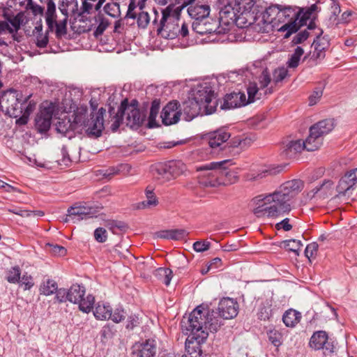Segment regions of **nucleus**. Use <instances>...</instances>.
I'll return each mask as SVG.
<instances>
[{"mask_svg": "<svg viewBox=\"0 0 357 357\" xmlns=\"http://www.w3.org/2000/svg\"><path fill=\"white\" fill-rule=\"evenodd\" d=\"M223 320L218 312L210 311L204 305L197 306L187 318L184 317L181 324L183 332L188 336L185 350L192 352L191 349H199L207 339L208 331L217 332L224 324Z\"/></svg>", "mask_w": 357, "mask_h": 357, "instance_id": "nucleus-1", "label": "nucleus"}, {"mask_svg": "<svg viewBox=\"0 0 357 357\" xmlns=\"http://www.w3.org/2000/svg\"><path fill=\"white\" fill-rule=\"evenodd\" d=\"M304 188L300 179H293L282 183L274 192L264 195L259 201L266 202L268 218H277L288 214L292 210L294 198Z\"/></svg>", "mask_w": 357, "mask_h": 357, "instance_id": "nucleus-2", "label": "nucleus"}, {"mask_svg": "<svg viewBox=\"0 0 357 357\" xmlns=\"http://www.w3.org/2000/svg\"><path fill=\"white\" fill-rule=\"evenodd\" d=\"M301 11L297 6L271 5L262 13V21L273 29L284 32V38H287L298 30L297 21Z\"/></svg>", "mask_w": 357, "mask_h": 357, "instance_id": "nucleus-3", "label": "nucleus"}, {"mask_svg": "<svg viewBox=\"0 0 357 357\" xmlns=\"http://www.w3.org/2000/svg\"><path fill=\"white\" fill-rule=\"evenodd\" d=\"M225 4L220 10V20L227 24L235 23L239 25L250 15L255 0H234V2L224 0Z\"/></svg>", "mask_w": 357, "mask_h": 357, "instance_id": "nucleus-4", "label": "nucleus"}, {"mask_svg": "<svg viewBox=\"0 0 357 357\" xmlns=\"http://www.w3.org/2000/svg\"><path fill=\"white\" fill-rule=\"evenodd\" d=\"M109 114L113 123L112 129L116 131L122 123L124 116L126 117V123L132 128H138L142 125L146 119V114L143 111L136 107L133 105H129L128 100L122 101L118 112L114 114V109H109Z\"/></svg>", "mask_w": 357, "mask_h": 357, "instance_id": "nucleus-5", "label": "nucleus"}, {"mask_svg": "<svg viewBox=\"0 0 357 357\" xmlns=\"http://www.w3.org/2000/svg\"><path fill=\"white\" fill-rule=\"evenodd\" d=\"M246 89L250 101L272 94L275 90L270 71L267 68L264 69L255 81L248 83Z\"/></svg>", "mask_w": 357, "mask_h": 357, "instance_id": "nucleus-6", "label": "nucleus"}, {"mask_svg": "<svg viewBox=\"0 0 357 357\" xmlns=\"http://www.w3.org/2000/svg\"><path fill=\"white\" fill-rule=\"evenodd\" d=\"M85 112H77L75 114V122L78 123L79 126L85 128L87 135L90 137H99L104 130V115L106 110L101 107L95 114H91L89 119H85Z\"/></svg>", "mask_w": 357, "mask_h": 357, "instance_id": "nucleus-7", "label": "nucleus"}, {"mask_svg": "<svg viewBox=\"0 0 357 357\" xmlns=\"http://www.w3.org/2000/svg\"><path fill=\"white\" fill-rule=\"evenodd\" d=\"M63 18L57 21L56 15V5L53 0H47V10L45 13V21L48 29L51 31L55 30L56 38H59L67 33V22L68 11L66 8H59Z\"/></svg>", "mask_w": 357, "mask_h": 357, "instance_id": "nucleus-8", "label": "nucleus"}, {"mask_svg": "<svg viewBox=\"0 0 357 357\" xmlns=\"http://www.w3.org/2000/svg\"><path fill=\"white\" fill-rule=\"evenodd\" d=\"M231 164L229 160L220 162H213L209 164L200 166L197 171L201 172L199 176V183L204 187H218L221 185L220 168L221 165Z\"/></svg>", "mask_w": 357, "mask_h": 357, "instance_id": "nucleus-9", "label": "nucleus"}, {"mask_svg": "<svg viewBox=\"0 0 357 357\" xmlns=\"http://www.w3.org/2000/svg\"><path fill=\"white\" fill-rule=\"evenodd\" d=\"M190 97L205 108L208 114H212L215 111L218 101L215 99L214 91L208 83L205 82L197 85L192 91Z\"/></svg>", "mask_w": 357, "mask_h": 357, "instance_id": "nucleus-10", "label": "nucleus"}, {"mask_svg": "<svg viewBox=\"0 0 357 357\" xmlns=\"http://www.w3.org/2000/svg\"><path fill=\"white\" fill-rule=\"evenodd\" d=\"M179 18L177 14H172L168 6L162 10V16L157 29L158 34L166 39H174L179 35Z\"/></svg>", "mask_w": 357, "mask_h": 357, "instance_id": "nucleus-11", "label": "nucleus"}, {"mask_svg": "<svg viewBox=\"0 0 357 357\" xmlns=\"http://www.w3.org/2000/svg\"><path fill=\"white\" fill-rule=\"evenodd\" d=\"M85 287L84 286L75 284L68 289V301L78 304L81 311L88 313L93 308L95 298L91 294L84 297Z\"/></svg>", "mask_w": 357, "mask_h": 357, "instance_id": "nucleus-12", "label": "nucleus"}, {"mask_svg": "<svg viewBox=\"0 0 357 357\" xmlns=\"http://www.w3.org/2000/svg\"><path fill=\"white\" fill-rule=\"evenodd\" d=\"M157 343L153 339L135 342L131 347V357H155Z\"/></svg>", "mask_w": 357, "mask_h": 357, "instance_id": "nucleus-13", "label": "nucleus"}, {"mask_svg": "<svg viewBox=\"0 0 357 357\" xmlns=\"http://www.w3.org/2000/svg\"><path fill=\"white\" fill-rule=\"evenodd\" d=\"M255 101H250L249 100V95L248 98L243 92H233L227 94L223 100L220 102L221 109H231L242 106H245L249 103L254 102Z\"/></svg>", "mask_w": 357, "mask_h": 357, "instance_id": "nucleus-14", "label": "nucleus"}, {"mask_svg": "<svg viewBox=\"0 0 357 357\" xmlns=\"http://www.w3.org/2000/svg\"><path fill=\"white\" fill-rule=\"evenodd\" d=\"M356 183L357 168H355L345 173L340 180L336 189L339 195L349 196L350 191L354 189Z\"/></svg>", "mask_w": 357, "mask_h": 357, "instance_id": "nucleus-15", "label": "nucleus"}, {"mask_svg": "<svg viewBox=\"0 0 357 357\" xmlns=\"http://www.w3.org/2000/svg\"><path fill=\"white\" fill-rule=\"evenodd\" d=\"M178 102L177 101L169 102L163 109L161 113L162 123L166 126L176 123L181 117V112L178 110Z\"/></svg>", "mask_w": 357, "mask_h": 357, "instance_id": "nucleus-16", "label": "nucleus"}, {"mask_svg": "<svg viewBox=\"0 0 357 357\" xmlns=\"http://www.w3.org/2000/svg\"><path fill=\"white\" fill-rule=\"evenodd\" d=\"M230 133L225 128L218 129L211 132L206 135L209 146L213 149L222 150L224 149V144L229 139Z\"/></svg>", "mask_w": 357, "mask_h": 357, "instance_id": "nucleus-17", "label": "nucleus"}, {"mask_svg": "<svg viewBox=\"0 0 357 357\" xmlns=\"http://www.w3.org/2000/svg\"><path fill=\"white\" fill-rule=\"evenodd\" d=\"M91 208L83 205H74L68 208L67 214L63 219L64 222H77L83 219L91 217Z\"/></svg>", "mask_w": 357, "mask_h": 357, "instance_id": "nucleus-18", "label": "nucleus"}, {"mask_svg": "<svg viewBox=\"0 0 357 357\" xmlns=\"http://www.w3.org/2000/svg\"><path fill=\"white\" fill-rule=\"evenodd\" d=\"M238 305L234 299L224 298L219 302L218 313L223 319L234 318L238 314Z\"/></svg>", "mask_w": 357, "mask_h": 357, "instance_id": "nucleus-19", "label": "nucleus"}, {"mask_svg": "<svg viewBox=\"0 0 357 357\" xmlns=\"http://www.w3.org/2000/svg\"><path fill=\"white\" fill-rule=\"evenodd\" d=\"M178 107H181V114H183L184 119L187 121H190L197 116L202 108L201 105L197 103L190 96L183 102L181 105H178Z\"/></svg>", "mask_w": 357, "mask_h": 357, "instance_id": "nucleus-20", "label": "nucleus"}, {"mask_svg": "<svg viewBox=\"0 0 357 357\" xmlns=\"http://www.w3.org/2000/svg\"><path fill=\"white\" fill-rule=\"evenodd\" d=\"M53 109L51 107H45L41 109L36 118V126L40 132L47 131L51 126Z\"/></svg>", "mask_w": 357, "mask_h": 357, "instance_id": "nucleus-21", "label": "nucleus"}, {"mask_svg": "<svg viewBox=\"0 0 357 357\" xmlns=\"http://www.w3.org/2000/svg\"><path fill=\"white\" fill-rule=\"evenodd\" d=\"M77 126H79L78 123H76L75 120L71 122L70 119L64 118L58 121L56 124V130L63 136L70 139L73 136V130H75Z\"/></svg>", "mask_w": 357, "mask_h": 357, "instance_id": "nucleus-22", "label": "nucleus"}, {"mask_svg": "<svg viewBox=\"0 0 357 357\" xmlns=\"http://www.w3.org/2000/svg\"><path fill=\"white\" fill-rule=\"evenodd\" d=\"M333 128V119H324L314 123L310 128V130L322 139L324 135L331 132Z\"/></svg>", "mask_w": 357, "mask_h": 357, "instance_id": "nucleus-23", "label": "nucleus"}, {"mask_svg": "<svg viewBox=\"0 0 357 357\" xmlns=\"http://www.w3.org/2000/svg\"><path fill=\"white\" fill-rule=\"evenodd\" d=\"M323 33L322 31L317 33V40L313 42L314 50L312 53V58L315 59H321L325 57V50L328 46V41L324 38H320V35Z\"/></svg>", "mask_w": 357, "mask_h": 357, "instance_id": "nucleus-24", "label": "nucleus"}, {"mask_svg": "<svg viewBox=\"0 0 357 357\" xmlns=\"http://www.w3.org/2000/svg\"><path fill=\"white\" fill-rule=\"evenodd\" d=\"M188 235V232L183 229H175L161 231L158 233V237L164 239L175 241L182 240Z\"/></svg>", "mask_w": 357, "mask_h": 357, "instance_id": "nucleus-25", "label": "nucleus"}, {"mask_svg": "<svg viewBox=\"0 0 357 357\" xmlns=\"http://www.w3.org/2000/svg\"><path fill=\"white\" fill-rule=\"evenodd\" d=\"M304 149L305 147L301 140H292L284 146L283 154L287 158H292Z\"/></svg>", "mask_w": 357, "mask_h": 357, "instance_id": "nucleus-26", "label": "nucleus"}, {"mask_svg": "<svg viewBox=\"0 0 357 357\" xmlns=\"http://www.w3.org/2000/svg\"><path fill=\"white\" fill-rule=\"evenodd\" d=\"M299 10H301L299 17H298L297 21V25L298 26V29L307 24V22L311 19L312 15L314 12L319 11L320 9H319L317 4H312L310 7L307 8H300L298 7Z\"/></svg>", "mask_w": 357, "mask_h": 357, "instance_id": "nucleus-27", "label": "nucleus"}, {"mask_svg": "<svg viewBox=\"0 0 357 357\" xmlns=\"http://www.w3.org/2000/svg\"><path fill=\"white\" fill-rule=\"evenodd\" d=\"M328 340V335L324 331H317L313 333L310 340V346L315 350L324 348Z\"/></svg>", "mask_w": 357, "mask_h": 357, "instance_id": "nucleus-28", "label": "nucleus"}, {"mask_svg": "<svg viewBox=\"0 0 357 357\" xmlns=\"http://www.w3.org/2000/svg\"><path fill=\"white\" fill-rule=\"evenodd\" d=\"M301 319V312L294 309H289L282 316V321L285 326L291 328L295 327L300 322Z\"/></svg>", "mask_w": 357, "mask_h": 357, "instance_id": "nucleus-29", "label": "nucleus"}, {"mask_svg": "<svg viewBox=\"0 0 357 357\" xmlns=\"http://www.w3.org/2000/svg\"><path fill=\"white\" fill-rule=\"evenodd\" d=\"M220 168V177L221 185H227L234 183L238 180L236 172L234 170L229 169L225 165H221Z\"/></svg>", "mask_w": 357, "mask_h": 357, "instance_id": "nucleus-30", "label": "nucleus"}, {"mask_svg": "<svg viewBox=\"0 0 357 357\" xmlns=\"http://www.w3.org/2000/svg\"><path fill=\"white\" fill-rule=\"evenodd\" d=\"M305 149L307 151H314L317 150L322 144V139L310 130L309 136L305 141L302 142Z\"/></svg>", "mask_w": 357, "mask_h": 357, "instance_id": "nucleus-31", "label": "nucleus"}, {"mask_svg": "<svg viewBox=\"0 0 357 357\" xmlns=\"http://www.w3.org/2000/svg\"><path fill=\"white\" fill-rule=\"evenodd\" d=\"M189 15L196 20H205L210 13L209 6L207 5H197L190 7L188 10Z\"/></svg>", "mask_w": 357, "mask_h": 357, "instance_id": "nucleus-32", "label": "nucleus"}, {"mask_svg": "<svg viewBox=\"0 0 357 357\" xmlns=\"http://www.w3.org/2000/svg\"><path fill=\"white\" fill-rule=\"evenodd\" d=\"M93 314L97 319H109L112 315V307L109 304L98 303L95 307Z\"/></svg>", "mask_w": 357, "mask_h": 357, "instance_id": "nucleus-33", "label": "nucleus"}, {"mask_svg": "<svg viewBox=\"0 0 357 357\" xmlns=\"http://www.w3.org/2000/svg\"><path fill=\"white\" fill-rule=\"evenodd\" d=\"M333 182L330 180L325 181L323 183L314 187L313 189L307 192V197L310 199H312L319 192L323 196L326 195L329 193V191L332 189Z\"/></svg>", "mask_w": 357, "mask_h": 357, "instance_id": "nucleus-34", "label": "nucleus"}, {"mask_svg": "<svg viewBox=\"0 0 357 357\" xmlns=\"http://www.w3.org/2000/svg\"><path fill=\"white\" fill-rule=\"evenodd\" d=\"M167 165L170 179L182 174L186 169L185 165L181 160L169 161Z\"/></svg>", "mask_w": 357, "mask_h": 357, "instance_id": "nucleus-35", "label": "nucleus"}, {"mask_svg": "<svg viewBox=\"0 0 357 357\" xmlns=\"http://www.w3.org/2000/svg\"><path fill=\"white\" fill-rule=\"evenodd\" d=\"M58 289L56 282L52 279L47 278L43 280L40 286V292L45 296H50L54 294Z\"/></svg>", "mask_w": 357, "mask_h": 357, "instance_id": "nucleus-36", "label": "nucleus"}, {"mask_svg": "<svg viewBox=\"0 0 357 357\" xmlns=\"http://www.w3.org/2000/svg\"><path fill=\"white\" fill-rule=\"evenodd\" d=\"M27 99H26L23 102H26L22 105V113L18 116L19 119L16 121V123L20 125H25L27 123L29 115L33 112L36 107V103L29 102L28 105H26Z\"/></svg>", "mask_w": 357, "mask_h": 357, "instance_id": "nucleus-37", "label": "nucleus"}, {"mask_svg": "<svg viewBox=\"0 0 357 357\" xmlns=\"http://www.w3.org/2000/svg\"><path fill=\"white\" fill-rule=\"evenodd\" d=\"M271 303L266 300L262 302L258 307L257 317L260 320H268L272 316Z\"/></svg>", "mask_w": 357, "mask_h": 357, "instance_id": "nucleus-38", "label": "nucleus"}, {"mask_svg": "<svg viewBox=\"0 0 357 357\" xmlns=\"http://www.w3.org/2000/svg\"><path fill=\"white\" fill-rule=\"evenodd\" d=\"M264 195H259L255 198V202L259 206L253 208L252 212L257 218L261 217H267L268 218V205H266V202L264 201H259V199L263 197Z\"/></svg>", "mask_w": 357, "mask_h": 357, "instance_id": "nucleus-39", "label": "nucleus"}, {"mask_svg": "<svg viewBox=\"0 0 357 357\" xmlns=\"http://www.w3.org/2000/svg\"><path fill=\"white\" fill-rule=\"evenodd\" d=\"M167 162L158 163L152 167V172L153 174L157 176L158 178H162L165 180H169L170 176L168 171Z\"/></svg>", "mask_w": 357, "mask_h": 357, "instance_id": "nucleus-40", "label": "nucleus"}, {"mask_svg": "<svg viewBox=\"0 0 357 357\" xmlns=\"http://www.w3.org/2000/svg\"><path fill=\"white\" fill-rule=\"evenodd\" d=\"M105 227L114 234H119L121 232H125L128 229L127 225L118 220H109L105 222Z\"/></svg>", "mask_w": 357, "mask_h": 357, "instance_id": "nucleus-41", "label": "nucleus"}, {"mask_svg": "<svg viewBox=\"0 0 357 357\" xmlns=\"http://www.w3.org/2000/svg\"><path fill=\"white\" fill-rule=\"evenodd\" d=\"M4 17L12 27L13 32H17L21 25L23 24L24 14L22 13H18L16 15L13 17L5 14Z\"/></svg>", "mask_w": 357, "mask_h": 357, "instance_id": "nucleus-42", "label": "nucleus"}, {"mask_svg": "<svg viewBox=\"0 0 357 357\" xmlns=\"http://www.w3.org/2000/svg\"><path fill=\"white\" fill-rule=\"evenodd\" d=\"M303 49L300 46H297L295 48L294 53L290 56V58L287 63V66L290 68H296L299 65L301 58L303 55Z\"/></svg>", "mask_w": 357, "mask_h": 357, "instance_id": "nucleus-43", "label": "nucleus"}, {"mask_svg": "<svg viewBox=\"0 0 357 357\" xmlns=\"http://www.w3.org/2000/svg\"><path fill=\"white\" fill-rule=\"evenodd\" d=\"M192 29L200 35L211 33L216 30L215 29H206V21L202 20H196V22H193Z\"/></svg>", "mask_w": 357, "mask_h": 357, "instance_id": "nucleus-44", "label": "nucleus"}, {"mask_svg": "<svg viewBox=\"0 0 357 357\" xmlns=\"http://www.w3.org/2000/svg\"><path fill=\"white\" fill-rule=\"evenodd\" d=\"M282 243L286 250L294 252L296 255H299V250L303 245L301 241L296 239L286 240Z\"/></svg>", "mask_w": 357, "mask_h": 357, "instance_id": "nucleus-45", "label": "nucleus"}, {"mask_svg": "<svg viewBox=\"0 0 357 357\" xmlns=\"http://www.w3.org/2000/svg\"><path fill=\"white\" fill-rule=\"evenodd\" d=\"M104 11L108 15L116 18L121 15L120 6L116 2H109L104 6Z\"/></svg>", "mask_w": 357, "mask_h": 357, "instance_id": "nucleus-46", "label": "nucleus"}, {"mask_svg": "<svg viewBox=\"0 0 357 357\" xmlns=\"http://www.w3.org/2000/svg\"><path fill=\"white\" fill-rule=\"evenodd\" d=\"M156 272L157 275L162 282L166 286H168L172 278V271L168 268H160L156 271Z\"/></svg>", "mask_w": 357, "mask_h": 357, "instance_id": "nucleus-47", "label": "nucleus"}, {"mask_svg": "<svg viewBox=\"0 0 357 357\" xmlns=\"http://www.w3.org/2000/svg\"><path fill=\"white\" fill-rule=\"evenodd\" d=\"M21 270L16 266L10 268L6 273V279L9 283L16 284L20 282Z\"/></svg>", "mask_w": 357, "mask_h": 357, "instance_id": "nucleus-48", "label": "nucleus"}, {"mask_svg": "<svg viewBox=\"0 0 357 357\" xmlns=\"http://www.w3.org/2000/svg\"><path fill=\"white\" fill-rule=\"evenodd\" d=\"M146 200L143 201L141 204L143 207H149L152 206H156L158 204V200L155 196L153 188L147 187L145 191Z\"/></svg>", "mask_w": 357, "mask_h": 357, "instance_id": "nucleus-49", "label": "nucleus"}, {"mask_svg": "<svg viewBox=\"0 0 357 357\" xmlns=\"http://www.w3.org/2000/svg\"><path fill=\"white\" fill-rule=\"evenodd\" d=\"M159 109H160L159 101L157 100H153L151 104L150 114H149V128L153 127V126L155 124V118L158 115Z\"/></svg>", "mask_w": 357, "mask_h": 357, "instance_id": "nucleus-50", "label": "nucleus"}, {"mask_svg": "<svg viewBox=\"0 0 357 357\" xmlns=\"http://www.w3.org/2000/svg\"><path fill=\"white\" fill-rule=\"evenodd\" d=\"M287 75V70L284 68L275 69L273 73L272 83L274 87L278 82H282Z\"/></svg>", "mask_w": 357, "mask_h": 357, "instance_id": "nucleus-51", "label": "nucleus"}, {"mask_svg": "<svg viewBox=\"0 0 357 357\" xmlns=\"http://www.w3.org/2000/svg\"><path fill=\"white\" fill-rule=\"evenodd\" d=\"M136 18L137 19V22L138 26L142 29H145L150 21L149 15L147 12L145 11H140L137 14Z\"/></svg>", "mask_w": 357, "mask_h": 357, "instance_id": "nucleus-52", "label": "nucleus"}, {"mask_svg": "<svg viewBox=\"0 0 357 357\" xmlns=\"http://www.w3.org/2000/svg\"><path fill=\"white\" fill-rule=\"evenodd\" d=\"M126 313L124 310L121 307H116L114 312L112 311L111 319L115 323H119L126 318Z\"/></svg>", "mask_w": 357, "mask_h": 357, "instance_id": "nucleus-53", "label": "nucleus"}, {"mask_svg": "<svg viewBox=\"0 0 357 357\" xmlns=\"http://www.w3.org/2000/svg\"><path fill=\"white\" fill-rule=\"evenodd\" d=\"M323 95V88H316L309 97V104L312 106L317 103Z\"/></svg>", "mask_w": 357, "mask_h": 357, "instance_id": "nucleus-54", "label": "nucleus"}, {"mask_svg": "<svg viewBox=\"0 0 357 357\" xmlns=\"http://www.w3.org/2000/svg\"><path fill=\"white\" fill-rule=\"evenodd\" d=\"M94 238L99 243H105L107 239L106 229L98 227L94 231Z\"/></svg>", "mask_w": 357, "mask_h": 357, "instance_id": "nucleus-55", "label": "nucleus"}, {"mask_svg": "<svg viewBox=\"0 0 357 357\" xmlns=\"http://www.w3.org/2000/svg\"><path fill=\"white\" fill-rule=\"evenodd\" d=\"M318 250V244L315 242L308 244L305 250V255L308 259L314 257Z\"/></svg>", "mask_w": 357, "mask_h": 357, "instance_id": "nucleus-56", "label": "nucleus"}, {"mask_svg": "<svg viewBox=\"0 0 357 357\" xmlns=\"http://www.w3.org/2000/svg\"><path fill=\"white\" fill-rule=\"evenodd\" d=\"M46 246L50 248V251L54 255L64 256L66 254V249L59 245L47 243Z\"/></svg>", "mask_w": 357, "mask_h": 357, "instance_id": "nucleus-57", "label": "nucleus"}, {"mask_svg": "<svg viewBox=\"0 0 357 357\" xmlns=\"http://www.w3.org/2000/svg\"><path fill=\"white\" fill-rule=\"evenodd\" d=\"M19 283H21L22 285L24 286V290L30 289L34 284L32 276L27 273L24 274L22 277L20 278Z\"/></svg>", "mask_w": 357, "mask_h": 357, "instance_id": "nucleus-58", "label": "nucleus"}, {"mask_svg": "<svg viewBox=\"0 0 357 357\" xmlns=\"http://www.w3.org/2000/svg\"><path fill=\"white\" fill-rule=\"evenodd\" d=\"M269 341L275 347L281 344V334L276 331H270L268 333Z\"/></svg>", "mask_w": 357, "mask_h": 357, "instance_id": "nucleus-59", "label": "nucleus"}, {"mask_svg": "<svg viewBox=\"0 0 357 357\" xmlns=\"http://www.w3.org/2000/svg\"><path fill=\"white\" fill-rule=\"evenodd\" d=\"M211 243L206 241H196L193 244V249L197 252H202L208 250L210 248Z\"/></svg>", "mask_w": 357, "mask_h": 357, "instance_id": "nucleus-60", "label": "nucleus"}, {"mask_svg": "<svg viewBox=\"0 0 357 357\" xmlns=\"http://www.w3.org/2000/svg\"><path fill=\"white\" fill-rule=\"evenodd\" d=\"M54 294H56L55 299L59 303H64L66 301H68V289L66 290V289H57Z\"/></svg>", "mask_w": 357, "mask_h": 357, "instance_id": "nucleus-61", "label": "nucleus"}, {"mask_svg": "<svg viewBox=\"0 0 357 357\" xmlns=\"http://www.w3.org/2000/svg\"><path fill=\"white\" fill-rule=\"evenodd\" d=\"M308 36H309V33L307 31H306V30L302 31L299 32L298 33H297L294 37L292 42L296 45L300 44V43H303V41H305V40H307Z\"/></svg>", "mask_w": 357, "mask_h": 357, "instance_id": "nucleus-62", "label": "nucleus"}, {"mask_svg": "<svg viewBox=\"0 0 357 357\" xmlns=\"http://www.w3.org/2000/svg\"><path fill=\"white\" fill-rule=\"evenodd\" d=\"M61 155H62V158L61 160H59L58 162H59V164L62 165H68V163L70 162V156L68 155V150H67V148L63 146L61 149Z\"/></svg>", "mask_w": 357, "mask_h": 357, "instance_id": "nucleus-63", "label": "nucleus"}, {"mask_svg": "<svg viewBox=\"0 0 357 357\" xmlns=\"http://www.w3.org/2000/svg\"><path fill=\"white\" fill-rule=\"evenodd\" d=\"M139 324V319L137 315H131L128 319L126 328L132 330Z\"/></svg>", "mask_w": 357, "mask_h": 357, "instance_id": "nucleus-64", "label": "nucleus"}]
</instances>
